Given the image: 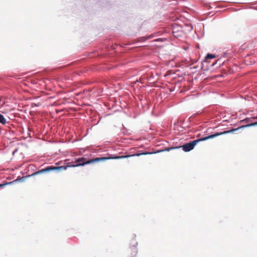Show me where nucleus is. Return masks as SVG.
<instances>
[{
	"mask_svg": "<svg viewBox=\"0 0 257 257\" xmlns=\"http://www.w3.org/2000/svg\"><path fill=\"white\" fill-rule=\"evenodd\" d=\"M216 55L211 54H208L205 57V59L203 61L204 62L210 63V59H214L216 58Z\"/></svg>",
	"mask_w": 257,
	"mask_h": 257,
	"instance_id": "nucleus-4",
	"label": "nucleus"
},
{
	"mask_svg": "<svg viewBox=\"0 0 257 257\" xmlns=\"http://www.w3.org/2000/svg\"><path fill=\"white\" fill-rule=\"evenodd\" d=\"M153 153L149 152H145L141 154H135L133 155H125V156H113L111 157H102V158H96L92 159H87L85 157H81L79 158H77L75 160L74 163L76 164V166L77 167L84 166L87 164H92L99 162L100 161H105L108 159H120L124 158H128L131 157L135 156H139L142 155H148V154H152Z\"/></svg>",
	"mask_w": 257,
	"mask_h": 257,
	"instance_id": "nucleus-1",
	"label": "nucleus"
},
{
	"mask_svg": "<svg viewBox=\"0 0 257 257\" xmlns=\"http://www.w3.org/2000/svg\"><path fill=\"white\" fill-rule=\"evenodd\" d=\"M246 125H242L240 127H239L237 128H235V129H232L231 130H229V131H224L223 132H221V133H216L214 135H210V136H208L207 137H204V138H201L200 139H198V140H194L191 142H190L189 143H187V144H185V145H183V146H179V147H172V148H169L168 149H167V151H169L170 150H172V149H180L181 148H182L183 150L184 151V152H189L192 150H193L194 148V147L195 146V145L199 142H200V141H206L207 140H208V139H212V138H214L216 137H217V136H220V135H224V134H228V133H233L240 128H244V127H249L250 126H246Z\"/></svg>",
	"mask_w": 257,
	"mask_h": 257,
	"instance_id": "nucleus-2",
	"label": "nucleus"
},
{
	"mask_svg": "<svg viewBox=\"0 0 257 257\" xmlns=\"http://www.w3.org/2000/svg\"><path fill=\"white\" fill-rule=\"evenodd\" d=\"M147 40V38L145 37H141L139 38V41H145Z\"/></svg>",
	"mask_w": 257,
	"mask_h": 257,
	"instance_id": "nucleus-10",
	"label": "nucleus"
},
{
	"mask_svg": "<svg viewBox=\"0 0 257 257\" xmlns=\"http://www.w3.org/2000/svg\"><path fill=\"white\" fill-rule=\"evenodd\" d=\"M255 125H257V121L246 124V126H255Z\"/></svg>",
	"mask_w": 257,
	"mask_h": 257,
	"instance_id": "nucleus-9",
	"label": "nucleus"
},
{
	"mask_svg": "<svg viewBox=\"0 0 257 257\" xmlns=\"http://www.w3.org/2000/svg\"><path fill=\"white\" fill-rule=\"evenodd\" d=\"M68 167L67 165L62 166L59 167H54V166H48L45 169H43L41 170L37 171L32 174L31 176H35L37 175H39L42 173L49 172L51 171L54 170H66Z\"/></svg>",
	"mask_w": 257,
	"mask_h": 257,
	"instance_id": "nucleus-3",
	"label": "nucleus"
},
{
	"mask_svg": "<svg viewBox=\"0 0 257 257\" xmlns=\"http://www.w3.org/2000/svg\"><path fill=\"white\" fill-rule=\"evenodd\" d=\"M6 184H0V187H2L3 186H4Z\"/></svg>",
	"mask_w": 257,
	"mask_h": 257,
	"instance_id": "nucleus-11",
	"label": "nucleus"
},
{
	"mask_svg": "<svg viewBox=\"0 0 257 257\" xmlns=\"http://www.w3.org/2000/svg\"><path fill=\"white\" fill-rule=\"evenodd\" d=\"M218 62L219 63H221L222 64H223L225 62L224 61H221L220 59H218V60H215L214 62H213L212 64L215 65V64H216Z\"/></svg>",
	"mask_w": 257,
	"mask_h": 257,
	"instance_id": "nucleus-7",
	"label": "nucleus"
},
{
	"mask_svg": "<svg viewBox=\"0 0 257 257\" xmlns=\"http://www.w3.org/2000/svg\"><path fill=\"white\" fill-rule=\"evenodd\" d=\"M250 121H251V118H246L241 120V121L245 122H249Z\"/></svg>",
	"mask_w": 257,
	"mask_h": 257,
	"instance_id": "nucleus-8",
	"label": "nucleus"
},
{
	"mask_svg": "<svg viewBox=\"0 0 257 257\" xmlns=\"http://www.w3.org/2000/svg\"><path fill=\"white\" fill-rule=\"evenodd\" d=\"M67 165L68 168L77 167V166H76L75 163H74V161H72L71 162L68 163Z\"/></svg>",
	"mask_w": 257,
	"mask_h": 257,
	"instance_id": "nucleus-6",
	"label": "nucleus"
},
{
	"mask_svg": "<svg viewBox=\"0 0 257 257\" xmlns=\"http://www.w3.org/2000/svg\"><path fill=\"white\" fill-rule=\"evenodd\" d=\"M252 118H253V119H257V115L255 117H252Z\"/></svg>",
	"mask_w": 257,
	"mask_h": 257,
	"instance_id": "nucleus-12",
	"label": "nucleus"
},
{
	"mask_svg": "<svg viewBox=\"0 0 257 257\" xmlns=\"http://www.w3.org/2000/svg\"><path fill=\"white\" fill-rule=\"evenodd\" d=\"M7 122L6 118L4 117V116L0 113V123L5 124Z\"/></svg>",
	"mask_w": 257,
	"mask_h": 257,
	"instance_id": "nucleus-5",
	"label": "nucleus"
}]
</instances>
